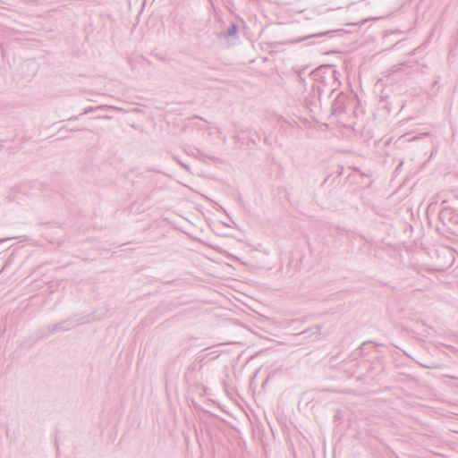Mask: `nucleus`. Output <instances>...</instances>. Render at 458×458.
I'll list each match as a JSON object with an SVG mask.
<instances>
[{"label": "nucleus", "instance_id": "f257e3e1", "mask_svg": "<svg viewBox=\"0 0 458 458\" xmlns=\"http://www.w3.org/2000/svg\"><path fill=\"white\" fill-rule=\"evenodd\" d=\"M310 76L314 82L312 89H317L318 95L326 89L333 93L340 85V73L331 65L319 66L310 73Z\"/></svg>", "mask_w": 458, "mask_h": 458}, {"label": "nucleus", "instance_id": "f03ea898", "mask_svg": "<svg viewBox=\"0 0 458 458\" xmlns=\"http://www.w3.org/2000/svg\"><path fill=\"white\" fill-rule=\"evenodd\" d=\"M89 321V314H77L74 315L73 317L64 319L58 323L47 325L46 327L41 328L40 335L42 337H48L49 335H54L57 332H66L78 326L87 324Z\"/></svg>", "mask_w": 458, "mask_h": 458}, {"label": "nucleus", "instance_id": "7ed1b4c3", "mask_svg": "<svg viewBox=\"0 0 458 458\" xmlns=\"http://www.w3.org/2000/svg\"><path fill=\"white\" fill-rule=\"evenodd\" d=\"M439 220L444 225L454 229L458 226V212L449 207H443L438 215Z\"/></svg>", "mask_w": 458, "mask_h": 458}, {"label": "nucleus", "instance_id": "20e7f679", "mask_svg": "<svg viewBox=\"0 0 458 458\" xmlns=\"http://www.w3.org/2000/svg\"><path fill=\"white\" fill-rule=\"evenodd\" d=\"M344 110V96L338 95L332 104V112L334 114H341Z\"/></svg>", "mask_w": 458, "mask_h": 458}, {"label": "nucleus", "instance_id": "39448f33", "mask_svg": "<svg viewBox=\"0 0 458 458\" xmlns=\"http://www.w3.org/2000/svg\"><path fill=\"white\" fill-rule=\"evenodd\" d=\"M321 334V326H314L310 328H307L300 333V335H303L305 338H310L312 336L318 337Z\"/></svg>", "mask_w": 458, "mask_h": 458}, {"label": "nucleus", "instance_id": "423d86ee", "mask_svg": "<svg viewBox=\"0 0 458 458\" xmlns=\"http://www.w3.org/2000/svg\"><path fill=\"white\" fill-rule=\"evenodd\" d=\"M238 26L235 23H232L229 28L222 32L223 38L237 37Z\"/></svg>", "mask_w": 458, "mask_h": 458}, {"label": "nucleus", "instance_id": "0eeeda50", "mask_svg": "<svg viewBox=\"0 0 458 458\" xmlns=\"http://www.w3.org/2000/svg\"><path fill=\"white\" fill-rule=\"evenodd\" d=\"M91 111H93V107H91V106H90V107H89V108H86V109L84 110V112H83V113H81V114H79V115H74V116L70 117V118H69V120H77V119H79V117H80V116L84 115V114H89V112H91Z\"/></svg>", "mask_w": 458, "mask_h": 458}, {"label": "nucleus", "instance_id": "6e6552de", "mask_svg": "<svg viewBox=\"0 0 458 458\" xmlns=\"http://www.w3.org/2000/svg\"><path fill=\"white\" fill-rule=\"evenodd\" d=\"M174 159L181 165V167H182L184 170H186L187 172H190L191 171V168L188 165L184 164L183 162H182L181 160H179L176 157H174Z\"/></svg>", "mask_w": 458, "mask_h": 458}, {"label": "nucleus", "instance_id": "1a4fd4ad", "mask_svg": "<svg viewBox=\"0 0 458 458\" xmlns=\"http://www.w3.org/2000/svg\"><path fill=\"white\" fill-rule=\"evenodd\" d=\"M334 30H327V31H325V32H321V33H318V34H314V35H311L310 36L309 38H312V37H322V36H326V35H328V34H331L333 33Z\"/></svg>", "mask_w": 458, "mask_h": 458}, {"label": "nucleus", "instance_id": "9d476101", "mask_svg": "<svg viewBox=\"0 0 458 458\" xmlns=\"http://www.w3.org/2000/svg\"><path fill=\"white\" fill-rule=\"evenodd\" d=\"M369 344V343H363V344H362V345L360 346V349L362 350V349H363V347H364L365 345Z\"/></svg>", "mask_w": 458, "mask_h": 458}, {"label": "nucleus", "instance_id": "9b49d317", "mask_svg": "<svg viewBox=\"0 0 458 458\" xmlns=\"http://www.w3.org/2000/svg\"><path fill=\"white\" fill-rule=\"evenodd\" d=\"M299 78H300V81L304 83V80L301 77V75H299Z\"/></svg>", "mask_w": 458, "mask_h": 458}, {"label": "nucleus", "instance_id": "f8f14e48", "mask_svg": "<svg viewBox=\"0 0 458 458\" xmlns=\"http://www.w3.org/2000/svg\"><path fill=\"white\" fill-rule=\"evenodd\" d=\"M81 129H72V131H80Z\"/></svg>", "mask_w": 458, "mask_h": 458}, {"label": "nucleus", "instance_id": "ddd939ff", "mask_svg": "<svg viewBox=\"0 0 458 458\" xmlns=\"http://www.w3.org/2000/svg\"><path fill=\"white\" fill-rule=\"evenodd\" d=\"M4 240H0V243L3 242Z\"/></svg>", "mask_w": 458, "mask_h": 458}]
</instances>
